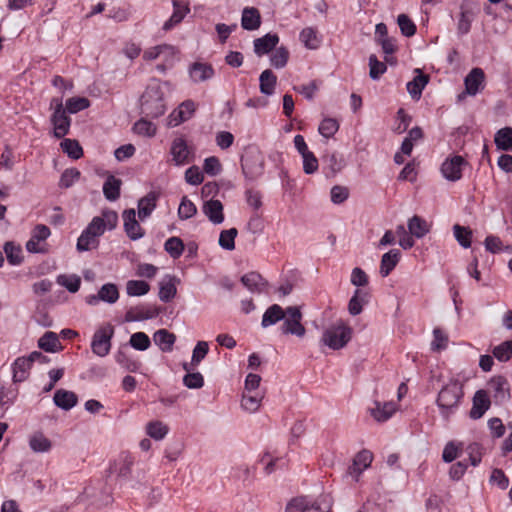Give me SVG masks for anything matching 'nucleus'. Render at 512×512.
I'll return each mask as SVG.
<instances>
[{"mask_svg": "<svg viewBox=\"0 0 512 512\" xmlns=\"http://www.w3.org/2000/svg\"><path fill=\"white\" fill-rule=\"evenodd\" d=\"M464 382L458 378H450L438 392L436 405L444 420H449L459 409L464 399Z\"/></svg>", "mask_w": 512, "mask_h": 512, "instance_id": "nucleus-1", "label": "nucleus"}, {"mask_svg": "<svg viewBox=\"0 0 512 512\" xmlns=\"http://www.w3.org/2000/svg\"><path fill=\"white\" fill-rule=\"evenodd\" d=\"M140 109L147 118H158L165 113L164 93L159 83L147 86L140 99Z\"/></svg>", "mask_w": 512, "mask_h": 512, "instance_id": "nucleus-2", "label": "nucleus"}, {"mask_svg": "<svg viewBox=\"0 0 512 512\" xmlns=\"http://www.w3.org/2000/svg\"><path fill=\"white\" fill-rule=\"evenodd\" d=\"M352 329L343 321L327 328L321 338V342L333 350H339L351 340Z\"/></svg>", "mask_w": 512, "mask_h": 512, "instance_id": "nucleus-3", "label": "nucleus"}, {"mask_svg": "<svg viewBox=\"0 0 512 512\" xmlns=\"http://www.w3.org/2000/svg\"><path fill=\"white\" fill-rule=\"evenodd\" d=\"M114 335V327L111 324H105L98 328L92 337V352L99 356L105 357L111 350V339Z\"/></svg>", "mask_w": 512, "mask_h": 512, "instance_id": "nucleus-4", "label": "nucleus"}, {"mask_svg": "<svg viewBox=\"0 0 512 512\" xmlns=\"http://www.w3.org/2000/svg\"><path fill=\"white\" fill-rule=\"evenodd\" d=\"M302 313L297 306L286 308V316L283 319L281 331L283 334H291L297 337H303L306 333L305 327L301 323Z\"/></svg>", "mask_w": 512, "mask_h": 512, "instance_id": "nucleus-5", "label": "nucleus"}, {"mask_svg": "<svg viewBox=\"0 0 512 512\" xmlns=\"http://www.w3.org/2000/svg\"><path fill=\"white\" fill-rule=\"evenodd\" d=\"M45 355L41 352L33 351L27 357H18L12 364L13 382L19 383L25 381L29 376V371L36 359H44Z\"/></svg>", "mask_w": 512, "mask_h": 512, "instance_id": "nucleus-6", "label": "nucleus"}, {"mask_svg": "<svg viewBox=\"0 0 512 512\" xmlns=\"http://www.w3.org/2000/svg\"><path fill=\"white\" fill-rule=\"evenodd\" d=\"M488 394L490 393L496 404L507 402L510 395V384L502 375L493 376L487 383Z\"/></svg>", "mask_w": 512, "mask_h": 512, "instance_id": "nucleus-7", "label": "nucleus"}, {"mask_svg": "<svg viewBox=\"0 0 512 512\" xmlns=\"http://www.w3.org/2000/svg\"><path fill=\"white\" fill-rule=\"evenodd\" d=\"M241 168L249 181L258 179L264 173V159L261 154H247L241 159Z\"/></svg>", "mask_w": 512, "mask_h": 512, "instance_id": "nucleus-8", "label": "nucleus"}, {"mask_svg": "<svg viewBox=\"0 0 512 512\" xmlns=\"http://www.w3.org/2000/svg\"><path fill=\"white\" fill-rule=\"evenodd\" d=\"M468 163L460 155H455L451 158H447L441 165V173L443 177L448 181H458L462 177V169Z\"/></svg>", "mask_w": 512, "mask_h": 512, "instance_id": "nucleus-9", "label": "nucleus"}, {"mask_svg": "<svg viewBox=\"0 0 512 512\" xmlns=\"http://www.w3.org/2000/svg\"><path fill=\"white\" fill-rule=\"evenodd\" d=\"M119 299V290L116 284L106 283L101 286L97 294L89 295L86 297V303L91 306H96L99 302L114 304Z\"/></svg>", "mask_w": 512, "mask_h": 512, "instance_id": "nucleus-10", "label": "nucleus"}, {"mask_svg": "<svg viewBox=\"0 0 512 512\" xmlns=\"http://www.w3.org/2000/svg\"><path fill=\"white\" fill-rule=\"evenodd\" d=\"M329 512L330 505L326 503L324 507L321 503L311 502L307 497H296L290 500L286 506L285 512Z\"/></svg>", "mask_w": 512, "mask_h": 512, "instance_id": "nucleus-11", "label": "nucleus"}, {"mask_svg": "<svg viewBox=\"0 0 512 512\" xmlns=\"http://www.w3.org/2000/svg\"><path fill=\"white\" fill-rule=\"evenodd\" d=\"M50 234L51 231L48 226L43 224L36 225L32 230L31 238L26 243L27 251L31 253H46L47 249L41 242H44Z\"/></svg>", "mask_w": 512, "mask_h": 512, "instance_id": "nucleus-12", "label": "nucleus"}, {"mask_svg": "<svg viewBox=\"0 0 512 512\" xmlns=\"http://www.w3.org/2000/svg\"><path fill=\"white\" fill-rule=\"evenodd\" d=\"M161 312L160 308L150 304H140L131 307L125 314L126 322H137L155 318Z\"/></svg>", "mask_w": 512, "mask_h": 512, "instance_id": "nucleus-13", "label": "nucleus"}, {"mask_svg": "<svg viewBox=\"0 0 512 512\" xmlns=\"http://www.w3.org/2000/svg\"><path fill=\"white\" fill-rule=\"evenodd\" d=\"M491 406V400L488 392L484 389L477 390L472 398V407L469 412V417L473 420H478L483 417L486 411Z\"/></svg>", "mask_w": 512, "mask_h": 512, "instance_id": "nucleus-14", "label": "nucleus"}, {"mask_svg": "<svg viewBox=\"0 0 512 512\" xmlns=\"http://www.w3.org/2000/svg\"><path fill=\"white\" fill-rule=\"evenodd\" d=\"M122 217L124 221V230L131 240L135 241L144 236L145 231L136 220V212L134 209L131 208L124 210Z\"/></svg>", "mask_w": 512, "mask_h": 512, "instance_id": "nucleus-15", "label": "nucleus"}, {"mask_svg": "<svg viewBox=\"0 0 512 512\" xmlns=\"http://www.w3.org/2000/svg\"><path fill=\"white\" fill-rule=\"evenodd\" d=\"M373 460L372 453L368 450H362L354 457L352 464L348 467L347 474L359 480L362 472L368 468Z\"/></svg>", "mask_w": 512, "mask_h": 512, "instance_id": "nucleus-16", "label": "nucleus"}, {"mask_svg": "<svg viewBox=\"0 0 512 512\" xmlns=\"http://www.w3.org/2000/svg\"><path fill=\"white\" fill-rule=\"evenodd\" d=\"M170 153L175 165L181 166L189 163L190 150L185 139L176 138L171 144Z\"/></svg>", "mask_w": 512, "mask_h": 512, "instance_id": "nucleus-17", "label": "nucleus"}, {"mask_svg": "<svg viewBox=\"0 0 512 512\" xmlns=\"http://www.w3.org/2000/svg\"><path fill=\"white\" fill-rule=\"evenodd\" d=\"M242 284L252 293H262L266 290L268 282L258 272H249L241 277Z\"/></svg>", "mask_w": 512, "mask_h": 512, "instance_id": "nucleus-18", "label": "nucleus"}, {"mask_svg": "<svg viewBox=\"0 0 512 512\" xmlns=\"http://www.w3.org/2000/svg\"><path fill=\"white\" fill-rule=\"evenodd\" d=\"M51 123L53 125L54 136L57 139L63 138L70 131L71 118L66 114V111L53 113L51 115Z\"/></svg>", "mask_w": 512, "mask_h": 512, "instance_id": "nucleus-19", "label": "nucleus"}, {"mask_svg": "<svg viewBox=\"0 0 512 512\" xmlns=\"http://www.w3.org/2000/svg\"><path fill=\"white\" fill-rule=\"evenodd\" d=\"M279 43L277 34L268 33L254 40V52L257 56H263L273 51Z\"/></svg>", "mask_w": 512, "mask_h": 512, "instance_id": "nucleus-20", "label": "nucleus"}, {"mask_svg": "<svg viewBox=\"0 0 512 512\" xmlns=\"http://www.w3.org/2000/svg\"><path fill=\"white\" fill-rule=\"evenodd\" d=\"M485 74L481 68H473L465 77V89L469 95H476L483 87Z\"/></svg>", "mask_w": 512, "mask_h": 512, "instance_id": "nucleus-21", "label": "nucleus"}, {"mask_svg": "<svg viewBox=\"0 0 512 512\" xmlns=\"http://www.w3.org/2000/svg\"><path fill=\"white\" fill-rule=\"evenodd\" d=\"M202 211L213 224H221L224 221L223 205L220 200L211 199L204 202Z\"/></svg>", "mask_w": 512, "mask_h": 512, "instance_id": "nucleus-22", "label": "nucleus"}, {"mask_svg": "<svg viewBox=\"0 0 512 512\" xmlns=\"http://www.w3.org/2000/svg\"><path fill=\"white\" fill-rule=\"evenodd\" d=\"M172 2L174 11L171 17L163 25V29L165 31H168L175 25L179 24L190 11L189 5L187 3L179 0H173Z\"/></svg>", "mask_w": 512, "mask_h": 512, "instance_id": "nucleus-23", "label": "nucleus"}, {"mask_svg": "<svg viewBox=\"0 0 512 512\" xmlns=\"http://www.w3.org/2000/svg\"><path fill=\"white\" fill-rule=\"evenodd\" d=\"M196 105L192 100L184 101L177 110L173 111L170 115V124L177 126L180 123L188 120L195 112Z\"/></svg>", "mask_w": 512, "mask_h": 512, "instance_id": "nucleus-24", "label": "nucleus"}, {"mask_svg": "<svg viewBox=\"0 0 512 512\" xmlns=\"http://www.w3.org/2000/svg\"><path fill=\"white\" fill-rule=\"evenodd\" d=\"M159 194L155 191L149 192L147 195L139 199L138 201V216L140 220H144L148 218L154 209L156 208V203L158 200Z\"/></svg>", "mask_w": 512, "mask_h": 512, "instance_id": "nucleus-25", "label": "nucleus"}, {"mask_svg": "<svg viewBox=\"0 0 512 512\" xmlns=\"http://www.w3.org/2000/svg\"><path fill=\"white\" fill-rule=\"evenodd\" d=\"M241 25L243 29L253 31L261 25V15L257 8L245 7L242 11Z\"/></svg>", "mask_w": 512, "mask_h": 512, "instance_id": "nucleus-26", "label": "nucleus"}, {"mask_svg": "<svg viewBox=\"0 0 512 512\" xmlns=\"http://www.w3.org/2000/svg\"><path fill=\"white\" fill-rule=\"evenodd\" d=\"M53 401L57 407L68 411L77 404L78 397L72 391L58 389L54 393Z\"/></svg>", "mask_w": 512, "mask_h": 512, "instance_id": "nucleus-27", "label": "nucleus"}, {"mask_svg": "<svg viewBox=\"0 0 512 512\" xmlns=\"http://www.w3.org/2000/svg\"><path fill=\"white\" fill-rule=\"evenodd\" d=\"M401 257L398 249H391L382 255L380 263V274L382 277H387L392 270L396 267Z\"/></svg>", "mask_w": 512, "mask_h": 512, "instance_id": "nucleus-28", "label": "nucleus"}, {"mask_svg": "<svg viewBox=\"0 0 512 512\" xmlns=\"http://www.w3.org/2000/svg\"><path fill=\"white\" fill-rule=\"evenodd\" d=\"M396 411L394 402H375V407L370 409L372 417L378 422L387 421Z\"/></svg>", "mask_w": 512, "mask_h": 512, "instance_id": "nucleus-29", "label": "nucleus"}, {"mask_svg": "<svg viewBox=\"0 0 512 512\" xmlns=\"http://www.w3.org/2000/svg\"><path fill=\"white\" fill-rule=\"evenodd\" d=\"M189 72L194 82L206 81L214 75V69L210 64L200 62L193 63Z\"/></svg>", "mask_w": 512, "mask_h": 512, "instance_id": "nucleus-30", "label": "nucleus"}, {"mask_svg": "<svg viewBox=\"0 0 512 512\" xmlns=\"http://www.w3.org/2000/svg\"><path fill=\"white\" fill-rule=\"evenodd\" d=\"M122 181L109 175L103 184V194L108 201H116L120 197Z\"/></svg>", "mask_w": 512, "mask_h": 512, "instance_id": "nucleus-31", "label": "nucleus"}, {"mask_svg": "<svg viewBox=\"0 0 512 512\" xmlns=\"http://www.w3.org/2000/svg\"><path fill=\"white\" fill-rule=\"evenodd\" d=\"M286 316V310L278 304L271 305L263 314L261 325L266 328L283 320Z\"/></svg>", "mask_w": 512, "mask_h": 512, "instance_id": "nucleus-32", "label": "nucleus"}, {"mask_svg": "<svg viewBox=\"0 0 512 512\" xmlns=\"http://www.w3.org/2000/svg\"><path fill=\"white\" fill-rule=\"evenodd\" d=\"M38 347L45 352L54 353L62 349L58 335L55 332L47 331L38 340Z\"/></svg>", "mask_w": 512, "mask_h": 512, "instance_id": "nucleus-33", "label": "nucleus"}, {"mask_svg": "<svg viewBox=\"0 0 512 512\" xmlns=\"http://www.w3.org/2000/svg\"><path fill=\"white\" fill-rule=\"evenodd\" d=\"M153 339L163 352H170L172 351L176 336L166 329H160L154 333Z\"/></svg>", "mask_w": 512, "mask_h": 512, "instance_id": "nucleus-34", "label": "nucleus"}, {"mask_svg": "<svg viewBox=\"0 0 512 512\" xmlns=\"http://www.w3.org/2000/svg\"><path fill=\"white\" fill-rule=\"evenodd\" d=\"M133 464V457L129 453H122L115 461L113 469L119 477L127 478L131 474Z\"/></svg>", "mask_w": 512, "mask_h": 512, "instance_id": "nucleus-35", "label": "nucleus"}, {"mask_svg": "<svg viewBox=\"0 0 512 512\" xmlns=\"http://www.w3.org/2000/svg\"><path fill=\"white\" fill-rule=\"evenodd\" d=\"M29 447L35 453H45L50 451L52 443L42 432H35L29 438Z\"/></svg>", "mask_w": 512, "mask_h": 512, "instance_id": "nucleus-36", "label": "nucleus"}, {"mask_svg": "<svg viewBox=\"0 0 512 512\" xmlns=\"http://www.w3.org/2000/svg\"><path fill=\"white\" fill-rule=\"evenodd\" d=\"M263 397L264 394L261 391H255L252 393L244 391L241 406L248 412H256L261 405Z\"/></svg>", "mask_w": 512, "mask_h": 512, "instance_id": "nucleus-37", "label": "nucleus"}, {"mask_svg": "<svg viewBox=\"0 0 512 512\" xmlns=\"http://www.w3.org/2000/svg\"><path fill=\"white\" fill-rule=\"evenodd\" d=\"M259 82L261 93L270 96L275 91L277 77L270 69H266L260 74Z\"/></svg>", "mask_w": 512, "mask_h": 512, "instance_id": "nucleus-38", "label": "nucleus"}, {"mask_svg": "<svg viewBox=\"0 0 512 512\" xmlns=\"http://www.w3.org/2000/svg\"><path fill=\"white\" fill-rule=\"evenodd\" d=\"M494 142L497 148L500 150H512V128L504 127L499 129L495 133Z\"/></svg>", "mask_w": 512, "mask_h": 512, "instance_id": "nucleus-39", "label": "nucleus"}, {"mask_svg": "<svg viewBox=\"0 0 512 512\" xmlns=\"http://www.w3.org/2000/svg\"><path fill=\"white\" fill-rule=\"evenodd\" d=\"M408 230L412 236L423 238L429 232V226L424 219L414 215L408 221Z\"/></svg>", "mask_w": 512, "mask_h": 512, "instance_id": "nucleus-40", "label": "nucleus"}, {"mask_svg": "<svg viewBox=\"0 0 512 512\" xmlns=\"http://www.w3.org/2000/svg\"><path fill=\"white\" fill-rule=\"evenodd\" d=\"M429 81L427 75L420 73L418 76L407 83V91L413 99H419L422 94V90L425 88Z\"/></svg>", "mask_w": 512, "mask_h": 512, "instance_id": "nucleus-41", "label": "nucleus"}, {"mask_svg": "<svg viewBox=\"0 0 512 512\" xmlns=\"http://www.w3.org/2000/svg\"><path fill=\"white\" fill-rule=\"evenodd\" d=\"M185 249V245L181 238L173 236L168 238L164 243V250L172 257L173 259H178L181 257Z\"/></svg>", "mask_w": 512, "mask_h": 512, "instance_id": "nucleus-42", "label": "nucleus"}, {"mask_svg": "<svg viewBox=\"0 0 512 512\" xmlns=\"http://www.w3.org/2000/svg\"><path fill=\"white\" fill-rule=\"evenodd\" d=\"M168 431V426L162 421H150L146 425V433L155 440H162Z\"/></svg>", "mask_w": 512, "mask_h": 512, "instance_id": "nucleus-43", "label": "nucleus"}, {"mask_svg": "<svg viewBox=\"0 0 512 512\" xmlns=\"http://www.w3.org/2000/svg\"><path fill=\"white\" fill-rule=\"evenodd\" d=\"M60 146L63 152L74 160H77L83 156V149L80 146L79 142L75 139H64L60 143Z\"/></svg>", "mask_w": 512, "mask_h": 512, "instance_id": "nucleus-44", "label": "nucleus"}, {"mask_svg": "<svg viewBox=\"0 0 512 512\" xmlns=\"http://www.w3.org/2000/svg\"><path fill=\"white\" fill-rule=\"evenodd\" d=\"M455 239L463 248H469L472 242V230L469 227L455 224L453 226Z\"/></svg>", "mask_w": 512, "mask_h": 512, "instance_id": "nucleus-45", "label": "nucleus"}, {"mask_svg": "<svg viewBox=\"0 0 512 512\" xmlns=\"http://www.w3.org/2000/svg\"><path fill=\"white\" fill-rule=\"evenodd\" d=\"M177 293L173 278L169 277L167 281L163 280L159 283V299L163 302L171 301Z\"/></svg>", "mask_w": 512, "mask_h": 512, "instance_id": "nucleus-46", "label": "nucleus"}, {"mask_svg": "<svg viewBox=\"0 0 512 512\" xmlns=\"http://www.w3.org/2000/svg\"><path fill=\"white\" fill-rule=\"evenodd\" d=\"M184 370L190 371L188 364L183 365ZM183 384L189 389H199L204 385V378L200 372L187 373L183 377Z\"/></svg>", "mask_w": 512, "mask_h": 512, "instance_id": "nucleus-47", "label": "nucleus"}, {"mask_svg": "<svg viewBox=\"0 0 512 512\" xmlns=\"http://www.w3.org/2000/svg\"><path fill=\"white\" fill-rule=\"evenodd\" d=\"M238 235V230L236 228H230L227 230H222L219 235V245L221 248L231 251L235 249V238Z\"/></svg>", "mask_w": 512, "mask_h": 512, "instance_id": "nucleus-48", "label": "nucleus"}, {"mask_svg": "<svg viewBox=\"0 0 512 512\" xmlns=\"http://www.w3.org/2000/svg\"><path fill=\"white\" fill-rule=\"evenodd\" d=\"M150 290V285L143 280H129L126 283V292L129 296H143Z\"/></svg>", "mask_w": 512, "mask_h": 512, "instance_id": "nucleus-49", "label": "nucleus"}, {"mask_svg": "<svg viewBox=\"0 0 512 512\" xmlns=\"http://www.w3.org/2000/svg\"><path fill=\"white\" fill-rule=\"evenodd\" d=\"M387 71L385 62L378 60L376 55L369 56V76L372 80H378Z\"/></svg>", "mask_w": 512, "mask_h": 512, "instance_id": "nucleus-50", "label": "nucleus"}, {"mask_svg": "<svg viewBox=\"0 0 512 512\" xmlns=\"http://www.w3.org/2000/svg\"><path fill=\"white\" fill-rule=\"evenodd\" d=\"M57 283L65 287L70 293H76L81 285V278L77 275H59Z\"/></svg>", "mask_w": 512, "mask_h": 512, "instance_id": "nucleus-51", "label": "nucleus"}, {"mask_svg": "<svg viewBox=\"0 0 512 512\" xmlns=\"http://www.w3.org/2000/svg\"><path fill=\"white\" fill-rule=\"evenodd\" d=\"M156 130V126L145 118L139 119L133 126V131L136 134L146 137H153Z\"/></svg>", "mask_w": 512, "mask_h": 512, "instance_id": "nucleus-52", "label": "nucleus"}, {"mask_svg": "<svg viewBox=\"0 0 512 512\" xmlns=\"http://www.w3.org/2000/svg\"><path fill=\"white\" fill-rule=\"evenodd\" d=\"M197 213L195 204L188 199L187 196H183L178 208V217L181 220H187L192 218Z\"/></svg>", "mask_w": 512, "mask_h": 512, "instance_id": "nucleus-53", "label": "nucleus"}, {"mask_svg": "<svg viewBox=\"0 0 512 512\" xmlns=\"http://www.w3.org/2000/svg\"><path fill=\"white\" fill-rule=\"evenodd\" d=\"M90 106V101L86 97H71L66 100V109L69 113L75 114Z\"/></svg>", "mask_w": 512, "mask_h": 512, "instance_id": "nucleus-54", "label": "nucleus"}, {"mask_svg": "<svg viewBox=\"0 0 512 512\" xmlns=\"http://www.w3.org/2000/svg\"><path fill=\"white\" fill-rule=\"evenodd\" d=\"M99 244L98 238L91 234H86V229L83 230L80 237L77 240V250L80 252L88 251L92 248L97 247Z\"/></svg>", "mask_w": 512, "mask_h": 512, "instance_id": "nucleus-55", "label": "nucleus"}, {"mask_svg": "<svg viewBox=\"0 0 512 512\" xmlns=\"http://www.w3.org/2000/svg\"><path fill=\"white\" fill-rule=\"evenodd\" d=\"M289 59L288 50L281 46L276 48L270 57V63L273 67L280 69L286 66Z\"/></svg>", "mask_w": 512, "mask_h": 512, "instance_id": "nucleus-56", "label": "nucleus"}, {"mask_svg": "<svg viewBox=\"0 0 512 512\" xmlns=\"http://www.w3.org/2000/svg\"><path fill=\"white\" fill-rule=\"evenodd\" d=\"M494 357L500 362H507L512 355V340H507L493 349Z\"/></svg>", "mask_w": 512, "mask_h": 512, "instance_id": "nucleus-57", "label": "nucleus"}, {"mask_svg": "<svg viewBox=\"0 0 512 512\" xmlns=\"http://www.w3.org/2000/svg\"><path fill=\"white\" fill-rule=\"evenodd\" d=\"M7 260L12 265H18L22 262V250L20 246H16L11 242H7L4 246Z\"/></svg>", "mask_w": 512, "mask_h": 512, "instance_id": "nucleus-58", "label": "nucleus"}, {"mask_svg": "<svg viewBox=\"0 0 512 512\" xmlns=\"http://www.w3.org/2000/svg\"><path fill=\"white\" fill-rule=\"evenodd\" d=\"M130 345L136 350L145 351L150 347L151 341L146 333L136 332L130 337Z\"/></svg>", "mask_w": 512, "mask_h": 512, "instance_id": "nucleus-59", "label": "nucleus"}, {"mask_svg": "<svg viewBox=\"0 0 512 512\" xmlns=\"http://www.w3.org/2000/svg\"><path fill=\"white\" fill-rule=\"evenodd\" d=\"M339 129V124L336 119L333 118H325L319 125L318 131L319 133L325 137H332Z\"/></svg>", "mask_w": 512, "mask_h": 512, "instance_id": "nucleus-60", "label": "nucleus"}, {"mask_svg": "<svg viewBox=\"0 0 512 512\" xmlns=\"http://www.w3.org/2000/svg\"><path fill=\"white\" fill-rule=\"evenodd\" d=\"M397 23L404 36L411 37L416 33V25L406 14H400L397 17Z\"/></svg>", "mask_w": 512, "mask_h": 512, "instance_id": "nucleus-61", "label": "nucleus"}, {"mask_svg": "<svg viewBox=\"0 0 512 512\" xmlns=\"http://www.w3.org/2000/svg\"><path fill=\"white\" fill-rule=\"evenodd\" d=\"M300 40L309 49H316L319 46L316 31L310 27L301 31Z\"/></svg>", "mask_w": 512, "mask_h": 512, "instance_id": "nucleus-62", "label": "nucleus"}, {"mask_svg": "<svg viewBox=\"0 0 512 512\" xmlns=\"http://www.w3.org/2000/svg\"><path fill=\"white\" fill-rule=\"evenodd\" d=\"M80 175V171L76 168L66 169L60 177L59 186L62 188L71 187L80 178Z\"/></svg>", "mask_w": 512, "mask_h": 512, "instance_id": "nucleus-63", "label": "nucleus"}, {"mask_svg": "<svg viewBox=\"0 0 512 512\" xmlns=\"http://www.w3.org/2000/svg\"><path fill=\"white\" fill-rule=\"evenodd\" d=\"M209 345L205 341H199L193 349L191 365L197 366L207 355Z\"/></svg>", "mask_w": 512, "mask_h": 512, "instance_id": "nucleus-64", "label": "nucleus"}]
</instances>
